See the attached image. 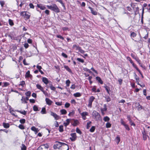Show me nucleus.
Returning <instances> with one entry per match:
<instances>
[{
    "mask_svg": "<svg viewBox=\"0 0 150 150\" xmlns=\"http://www.w3.org/2000/svg\"><path fill=\"white\" fill-rule=\"evenodd\" d=\"M83 70L84 71H87L89 73H92V72L90 70L86 68H83Z\"/></svg>",
    "mask_w": 150,
    "mask_h": 150,
    "instance_id": "4d7b16f0",
    "label": "nucleus"
},
{
    "mask_svg": "<svg viewBox=\"0 0 150 150\" xmlns=\"http://www.w3.org/2000/svg\"><path fill=\"white\" fill-rule=\"evenodd\" d=\"M55 104L61 106L62 105V102H56Z\"/></svg>",
    "mask_w": 150,
    "mask_h": 150,
    "instance_id": "0e129e2a",
    "label": "nucleus"
},
{
    "mask_svg": "<svg viewBox=\"0 0 150 150\" xmlns=\"http://www.w3.org/2000/svg\"><path fill=\"white\" fill-rule=\"evenodd\" d=\"M95 129V126H93L90 129L89 131L90 132H94Z\"/></svg>",
    "mask_w": 150,
    "mask_h": 150,
    "instance_id": "f704fd0d",
    "label": "nucleus"
},
{
    "mask_svg": "<svg viewBox=\"0 0 150 150\" xmlns=\"http://www.w3.org/2000/svg\"><path fill=\"white\" fill-rule=\"evenodd\" d=\"M44 147L42 145L38 147L37 150H44Z\"/></svg>",
    "mask_w": 150,
    "mask_h": 150,
    "instance_id": "49530a36",
    "label": "nucleus"
},
{
    "mask_svg": "<svg viewBox=\"0 0 150 150\" xmlns=\"http://www.w3.org/2000/svg\"><path fill=\"white\" fill-rule=\"evenodd\" d=\"M88 8L90 10L91 13L93 15H97V12L93 8L90 6H89Z\"/></svg>",
    "mask_w": 150,
    "mask_h": 150,
    "instance_id": "6e6552de",
    "label": "nucleus"
},
{
    "mask_svg": "<svg viewBox=\"0 0 150 150\" xmlns=\"http://www.w3.org/2000/svg\"><path fill=\"white\" fill-rule=\"evenodd\" d=\"M79 51L82 54H84L85 52V51L83 50H82L81 47Z\"/></svg>",
    "mask_w": 150,
    "mask_h": 150,
    "instance_id": "69168bd1",
    "label": "nucleus"
},
{
    "mask_svg": "<svg viewBox=\"0 0 150 150\" xmlns=\"http://www.w3.org/2000/svg\"><path fill=\"white\" fill-rule=\"evenodd\" d=\"M41 112L42 114H46V112L45 108L44 107L42 108Z\"/></svg>",
    "mask_w": 150,
    "mask_h": 150,
    "instance_id": "a878e982",
    "label": "nucleus"
},
{
    "mask_svg": "<svg viewBox=\"0 0 150 150\" xmlns=\"http://www.w3.org/2000/svg\"><path fill=\"white\" fill-rule=\"evenodd\" d=\"M42 145L43 146L44 148L46 149H48L49 147V146L47 144H42Z\"/></svg>",
    "mask_w": 150,
    "mask_h": 150,
    "instance_id": "ea45409f",
    "label": "nucleus"
},
{
    "mask_svg": "<svg viewBox=\"0 0 150 150\" xmlns=\"http://www.w3.org/2000/svg\"><path fill=\"white\" fill-rule=\"evenodd\" d=\"M16 111L17 112H19L21 114L23 115H25L26 114V111H25V110H23V111H21L18 110H16Z\"/></svg>",
    "mask_w": 150,
    "mask_h": 150,
    "instance_id": "412c9836",
    "label": "nucleus"
},
{
    "mask_svg": "<svg viewBox=\"0 0 150 150\" xmlns=\"http://www.w3.org/2000/svg\"><path fill=\"white\" fill-rule=\"evenodd\" d=\"M42 80L44 83L46 84H47L49 83V81L48 79L46 77H42Z\"/></svg>",
    "mask_w": 150,
    "mask_h": 150,
    "instance_id": "f8f14e48",
    "label": "nucleus"
},
{
    "mask_svg": "<svg viewBox=\"0 0 150 150\" xmlns=\"http://www.w3.org/2000/svg\"><path fill=\"white\" fill-rule=\"evenodd\" d=\"M45 101L46 103L49 105H51L53 103L52 100L47 98H45Z\"/></svg>",
    "mask_w": 150,
    "mask_h": 150,
    "instance_id": "9b49d317",
    "label": "nucleus"
},
{
    "mask_svg": "<svg viewBox=\"0 0 150 150\" xmlns=\"http://www.w3.org/2000/svg\"><path fill=\"white\" fill-rule=\"evenodd\" d=\"M33 110L35 111H38L40 110L38 109V108L36 105H34L33 107Z\"/></svg>",
    "mask_w": 150,
    "mask_h": 150,
    "instance_id": "5701e85b",
    "label": "nucleus"
},
{
    "mask_svg": "<svg viewBox=\"0 0 150 150\" xmlns=\"http://www.w3.org/2000/svg\"><path fill=\"white\" fill-rule=\"evenodd\" d=\"M96 80L100 83L101 84H103V82L100 77L98 76H97L96 77Z\"/></svg>",
    "mask_w": 150,
    "mask_h": 150,
    "instance_id": "4468645a",
    "label": "nucleus"
},
{
    "mask_svg": "<svg viewBox=\"0 0 150 150\" xmlns=\"http://www.w3.org/2000/svg\"><path fill=\"white\" fill-rule=\"evenodd\" d=\"M25 77H29L31 75L30 74V71H27L26 73L25 74Z\"/></svg>",
    "mask_w": 150,
    "mask_h": 150,
    "instance_id": "c85d7f7f",
    "label": "nucleus"
},
{
    "mask_svg": "<svg viewBox=\"0 0 150 150\" xmlns=\"http://www.w3.org/2000/svg\"><path fill=\"white\" fill-rule=\"evenodd\" d=\"M111 125L109 122H107L106 124V128H109L111 127Z\"/></svg>",
    "mask_w": 150,
    "mask_h": 150,
    "instance_id": "a18cd8bd",
    "label": "nucleus"
},
{
    "mask_svg": "<svg viewBox=\"0 0 150 150\" xmlns=\"http://www.w3.org/2000/svg\"><path fill=\"white\" fill-rule=\"evenodd\" d=\"M60 112L62 115H65L67 113L66 110L64 109H62L61 110Z\"/></svg>",
    "mask_w": 150,
    "mask_h": 150,
    "instance_id": "7c9ffc66",
    "label": "nucleus"
},
{
    "mask_svg": "<svg viewBox=\"0 0 150 150\" xmlns=\"http://www.w3.org/2000/svg\"><path fill=\"white\" fill-rule=\"evenodd\" d=\"M118 81L119 82V84L120 85H121L122 83V80L121 79H119L118 80Z\"/></svg>",
    "mask_w": 150,
    "mask_h": 150,
    "instance_id": "338daca9",
    "label": "nucleus"
},
{
    "mask_svg": "<svg viewBox=\"0 0 150 150\" xmlns=\"http://www.w3.org/2000/svg\"><path fill=\"white\" fill-rule=\"evenodd\" d=\"M0 4L1 7H3L5 4V2L4 1H0Z\"/></svg>",
    "mask_w": 150,
    "mask_h": 150,
    "instance_id": "de8ad7c7",
    "label": "nucleus"
},
{
    "mask_svg": "<svg viewBox=\"0 0 150 150\" xmlns=\"http://www.w3.org/2000/svg\"><path fill=\"white\" fill-rule=\"evenodd\" d=\"M29 6L30 8H34V6L32 3H30Z\"/></svg>",
    "mask_w": 150,
    "mask_h": 150,
    "instance_id": "774afa93",
    "label": "nucleus"
},
{
    "mask_svg": "<svg viewBox=\"0 0 150 150\" xmlns=\"http://www.w3.org/2000/svg\"><path fill=\"white\" fill-rule=\"evenodd\" d=\"M124 126L125 127V129L129 131L130 130L129 128L128 127V126L127 124H125Z\"/></svg>",
    "mask_w": 150,
    "mask_h": 150,
    "instance_id": "6e6d98bb",
    "label": "nucleus"
},
{
    "mask_svg": "<svg viewBox=\"0 0 150 150\" xmlns=\"http://www.w3.org/2000/svg\"><path fill=\"white\" fill-rule=\"evenodd\" d=\"M71 137H70V139L71 141H74L76 140L77 136L75 133H71L70 134Z\"/></svg>",
    "mask_w": 150,
    "mask_h": 150,
    "instance_id": "423d86ee",
    "label": "nucleus"
},
{
    "mask_svg": "<svg viewBox=\"0 0 150 150\" xmlns=\"http://www.w3.org/2000/svg\"><path fill=\"white\" fill-rule=\"evenodd\" d=\"M95 97L93 96H91L89 98L88 100V107H91L92 106V103L95 99Z\"/></svg>",
    "mask_w": 150,
    "mask_h": 150,
    "instance_id": "39448f33",
    "label": "nucleus"
},
{
    "mask_svg": "<svg viewBox=\"0 0 150 150\" xmlns=\"http://www.w3.org/2000/svg\"><path fill=\"white\" fill-rule=\"evenodd\" d=\"M42 91L43 93L44 94V95H45V96H48V93L46 91H44V89Z\"/></svg>",
    "mask_w": 150,
    "mask_h": 150,
    "instance_id": "5fc2aeb1",
    "label": "nucleus"
},
{
    "mask_svg": "<svg viewBox=\"0 0 150 150\" xmlns=\"http://www.w3.org/2000/svg\"><path fill=\"white\" fill-rule=\"evenodd\" d=\"M76 131L77 133L80 134H82L81 132L78 127H77L76 128Z\"/></svg>",
    "mask_w": 150,
    "mask_h": 150,
    "instance_id": "4c0bfd02",
    "label": "nucleus"
},
{
    "mask_svg": "<svg viewBox=\"0 0 150 150\" xmlns=\"http://www.w3.org/2000/svg\"><path fill=\"white\" fill-rule=\"evenodd\" d=\"M81 47L76 45H73L72 48L74 49H75L76 50H79Z\"/></svg>",
    "mask_w": 150,
    "mask_h": 150,
    "instance_id": "a211bd4d",
    "label": "nucleus"
},
{
    "mask_svg": "<svg viewBox=\"0 0 150 150\" xmlns=\"http://www.w3.org/2000/svg\"><path fill=\"white\" fill-rule=\"evenodd\" d=\"M36 87L38 89L40 90L41 91H42L44 89L39 84H37L36 85Z\"/></svg>",
    "mask_w": 150,
    "mask_h": 150,
    "instance_id": "393cba45",
    "label": "nucleus"
},
{
    "mask_svg": "<svg viewBox=\"0 0 150 150\" xmlns=\"http://www.w3.org/2000/svg\"><path fill=\"white\" fill-rule=\"evenodd\" d=\"M56 36L58 38H60V39L62 40H64V38L60 35H57Z\"/></svg>",
    "mask_w": 150,
    "mask_h": 150,
    "instance_id": "052dcab7",
    "label": "nucleus"
},
{
    "mask_svg": "<svg viewBox=\"0 0 150 150\" xmlns=\"http://www.w3.org/2000/svg\"><path fill=\"white\" fill-rule=\"evenodd\" d=\"M70 105V104L69 103H66L65 104V107L66 108H69Z\"/></svg>",
    "mask_w": 150,
    "mask_h": 150,
    "instance_id": "13d9d810",
    "label": "nucleus"
},
{
    "mask_svg": "<svg viewBox=\"0 0 150 150\" xmlns=\"http://www.w3.org/2000/svg\"><path fill=\"white\" fill-rule=\"evenodd\" d=\"M105 98L106 101L107 102H109L111 100L109 96H106V97H105Z\"/></svg>",
    "mask_w": 150,
    "mask_h": 150,
    "instance_id": "8fccbe9b",
    "label": "nucleus"
},
{
    "mask_svg": "<svg viewBox=\"0 0 150 150\" xmlns=\"http://www.w3.org/2000/svg\"><path fill=\"white\" fill-rule=\"evenodd\" d=\"M81 115L82 117H85V118H86V115H88V113L87 112H83L82 113H81Z\"/></svg>",
    "mask_w": 150,
    "mask_h": 150,
    "instance_id": "bb28decb",
    "label": "nucleus"
},
{
    "mask_svg": "<svg viewBox=\"0 0 150 150\" xmlns=\"http://www.w3.org/2000/svg\"><path fill=\"white\" fill-rule=\"evenodd\" d=\"M63 126L62 125H60L59 127V131L60 132H62L63 131Z\"/></svg>",
    "mask_w": 150,
    "mask_h": 150,
    "instance_id": "2f4dec72",
    "label": "nucleus"
},
{
    "mask_svg": "<svg viewBox=\"0 0 150 150\" xmlns=\"http://www.w3.org/2000/svg\"><path fill=\"white\" fill-rule=\"evenodd\" d=\"M56 1L59 2L62 4V6L64 7V8L65 9V7L62 0H56Z\"/></svg>",
    "mask_w": 150,
    "mask_h": 150,
    "instance_id": "b1692460",
    "label": "nucleus"
},
{
    "mask_svg": "<svg viewBox=\"0 0 150 150\" xmlns=\"http://www.w3.org/2000/svg\"><path fill=\"white\" fill-rule=\"evenodd\" d=\"M18 127L21 129H25L24 126L20 124L18 126Z\"/></svg>",
    "mask_w": 150,
    "mask_h": 150,
    "instance_id": "a19ab883",
    "label": "nucleus"
},
{
    "mask_svg": "<svg viewBox=\"0 0 150 150\" xmlns=\"http://www.w3.org/2000/svg\"><path fill=\"white\" fill-rule=\"evenodd\" d=\"M21 15L24 18L25 20L29 19L30 16V13L27 11H22L20 13Z\"/></svg>",
    "mask_w": 150,
    "mask_h": 150,
    "instance_id": "f03ea898",
    "label": "nucleus"
},
{
    "mask_svg": "<svg viewBox=\"0 0 150 150\" xmlns=\"http://www.w3.org/2000/svg\"><path fill=\"white\" fill-rule=\"evenodd\" d=\"M91 123V121H90L89 122H88L87 123L86 125V128L87 129H88L90 127V125Z\"/></svg>",
    "mask_w": 150,
    "mask_h": 150,
    "instance_id": "58836bf2",
    "label": "nucleus"
},
{
    "mask_svg": "<svg viewBox=\"0 0 150 150\" xmlns=\"http://www.w3.org/2000/svg\"><path fill=\"white\" fill-rule=\"evenodd\" d=\"M21 124H24L25 122V120L24 119H21L19 120Z\"/></svg>",
    "mask_w": 150,
    "mask_h": 150,
    "instance_id": "c03bdc74",
    "label": "nucleus"
},
{
    "mask_svg": "<svg viewBox=\"0 0 150 150\" xmlns=\"http://www.w3.org/2000/svg\"><path fill=\"white\" fill-rule=\"evenodd\" d=\"M137 35V34L134 32H132L131 33V37H132L133 38L135 37Z\"/></svg>",
    "mask_w": 150,
    "mask_h": 150,
    "instance_id": "37998d69",
    "label": "nucleus"
},
{
    "mask_svg": "<svg viewBox=\"0 0 150 150\" xmlns=\"http://www.w3.org/2000/svg\"><path fill=\"white\" fill-rule=\"evenodd\" d=\"M132 57L139 64H140V60L139 59V58L133 54H131Z\"/></svg>",
    "mask_w": 150,
    "mask_h": 150,
    "instance_id": "1a4fd4ad",
    "label": "nucleus"
},
{
    "mask_svg": "<svg viewBox=\"0 0 150 150\" xmlns=\"http://www.w3.org/2000/svg\"><path fill=\"white\" fill-rule=\"evenodd\" d=\"M115 139L116 140V142L117 144H118L120 141V138L119 136H117L116 138Z\"/></svg>",
    "mask_w": 150,
    "mask_h": 150,
    "instance_id": "72a5a7b5",
    "label": "nucleus"
},
{
    "mask_svg": "<svg viewBox=\"0 0 150 150\" xmlns=\"http://www.w3.org/2000/svg\"><path fill=\"white\" fill-rule=\"evenodd\" d=\"M110 119V118L108 116H105L104 117V120L105 122L108 121Z\"/></svg>",
    "mask_w": 150,
    "mask_h": 150,
    "instance_id": "e433bc0d",
    "label": "nucleus"
},
{
    "mask_svg": "<svg viewBox=\"0 0 150 150\" xmlns=\"http://www.w3.org/2000/svg\"><path fill=\"white\" fill-rule=\"evenodd\" d=\"M47 7L48 9L56 13L60 12V9L56 4H54L50 6L47 5Z\"/></svg>",
    "mask_w": 150,
    "mask_h": 150,
    "instance_id": "f257e3e1",
    "label": "nucleus"
},
{
    "mask_svg": "<svg viewBox=\"0 0 150 150\" xmlns=\"http://www.w3.org/2000/svg\"><path fill=\"white\" fill-rule=\"evenodd\" d=\"M104 87L105 88V90L107 91L108 93V94H110V88L106 85L104 86Z\"/></svg>",
    "mask_w": 150,
    "mask_h": 150,
    "instance_id": "4be33fe9",
    "label": "nucleus"
},
{
    "mask_svg": "<svg viewBox=\"0 0 150 150\" xmlns=\"http://www.w3.org/2000/svg\"><path fill=\"white\" fill-rule=\"evenodd\" d=\"M51 115L53 116L56 120H58L59 118V116L55 113L52 112L51 113Z\"/></svg>",
    "mask_w": 150,
    "mask_h": 150,
    "instance_id": "9d476101",
    "label": "nucleus"
},
{
    "mask_svg": "<svg viewBox=\"0 0 150 150\" xmlns=\"http://www.w3.org/2000/svg\"><path fill=\"white\" fill-rule=\"evenodd\" d=\"M61 145L62 146H66L67 148V150H69V146L67 144H65V143L61 142Z\"/></svg>",
    "mask_w": 150,
    "mask_h": 150,
    "instance_id": "c9c22d12",
    "label": "nucleus"
},
{
    "mask_svg": "<svg viewBox=\"0 0 150 150\" xmlns=\"http://www.w3.org/2000/svg\"><path fill=\"white\" fill-rule=\"evenodd\" d=\"M74 96L75 97H79L81 96V94L80 93L77 92L74 93Z\"/></svg>",
    "mask_w": 150,
    "mask_h": 150,
    "instance_id": "cd10ccee",
    "label": "nucleus"
},
{
    "mask_svg": "<svg viewBox=\"0 0 150 150\" xmlns=\"http://www.w3.org/2000/svg\"><path fill=\"white\" fill-rule=\"evenodd\" d=\"M92 115L94 117V119L97 121H99L101 119L100 114L96 111H93Z\"/></svg>",
    "mask_w": 150,
    "mask_h": 150,
    "instance_id": "7ed1b4c3",
    "label": "nucleus"
},
{
    "mask_svg": "<svg viewBox=\"0 0 150 150\" xmlns=\"http://www.w3.org/2000/svg\"><path fill=\"white\" fill-rule=\"evenodd\" d=\"M142 134L143 140H146L148 136L147 134V132H146L144 129L142 132Z\"/></svg>",
    "mask_w": 150,
    "mask_h": 150,
    "instance_id": "0eeeda50",
    "label": "nucleus"
},
{
    "mask_svg": "<svg viewBox=\"0 0 150 150\" xmlns=\"http://www.w3.org/2000/svg\"><path fill=\"white\" fill-rule=\"evenodd\" d=\"M8 22L9 24L11 26H13L14 25V23L13 21L11 19L8 20Z\"/></svg>",
    "mask_w": 150,
    "mask_h": 150,
    "instance_id": "473e14b6",
    "label": "nucleus"
},
{
    "mask_svg": "<svg viewBox=\"0 0 150 150\" xmlns=\"http://www.w3.org/2000/svg\"><path fill=\"white\" fill-rule=\"evenodd\" d=\"M104 108L101 109V111L103 112V111H105L107 110L106 105L105 104H104L103 106Z\"/></svg>",
    "mask_w": 150,
    "mask_h": 150,
    "instance_id": "c756f323",
    "label": "nucleus"
},
{
    "mask_svg": "<svg viewBox=\"0 0 150 150\" xmlns=\"http://www.w3.org/2000/svg\"><path fill=\"white\" fill-rule=\"evenodd\" d=\"M3 125L5 128H8L9 127V125L8 123H6L5 122H3Z\"/></svg>",
    "mask_w": 150,
    "mask_h": 150,
    "instance_id": "dca6fc26",
    "label": "nucleus"
},
{
    "mask_svg": "<svg viewBox=\"0 0 150 150\" xmlns=\"http://www.w3.org/2000/svg\"><path fill=\"white\" fill-rule=\"evenodd\" d=\"M70 83V81L69 80H67L66 81V83L67 86H69Z\"/></svg>",
    "mask_w": 150,
    "mask_h": 150,
    "instance_id": "09e8293b",
    "label": "nucleus"
},
{
    "mask_svg": "<svg viewBox=\"0 0 150 150\" xmlns=\"http://www.w3.org/2000/svg\"><path fill=\"white\" fill-rule=\"evenodd\" d=\"M96 86H94L93 88L92 89V90L93 92H96Z\"/></svg>",
    "mask_w": 150,
    "mask_h": 150,
    "instance_id": "bf43d9fd",
    "label": "nucleus"
},
{
    "mask_svg": "<svg viewBox=\"0 0 150 150\" xmlns=\"http://www.w3.org/2000/svg\"><path fill=\"white\" fill-rule=\"evenodd\" d=\"M77 60L79 62H80L82 63H83L84 62V60L83 59H81L80 58H77Z\"/></svg>",
    "mask_w": 150,
    "mask_h": 150,
    "instance_id": "603ef678",
    "label": "nucleus"
},
{
    "mask_svg": "<svg viewBox=\"0 0 150 150\" xmlns=\"http://www.w3.org/2000/svg\"><path fill=\"white\" fill-rule=\"evenodd\" d=\"M70 120V119H67L66 120V122H64V126L66 127L67 125H68L69 124Z\"/></svg>",
    "mask_w": 150,
    "mask_h": 150,
    "instance_id": "aec40b11",
    "label": "nucleus"
},
{
    "mask_svg": "<svg viewBox=\"0 0 150 150\" xmlns=\"http://www.w3.org/2000/svg\"><path fill=\"white\" fill-rule=\"evenodd\" d=\"M73 123H72V125L75 126H77L79 124V122L77 120H73Z\"/></svg>",
    "mask_w": 150,
    "mask_h": 150,
    "instance_id": "f3484780",
    "label": "nucleus"
},
{
    "mask_svg": "<svg viewBox=\"0 0 150 150\" xmlns=\"http://www.w3.org/2000/svg\"><path fill=\"white\" fill-rule=\"evenodd\" d=\"M10 112L12 115H13L17 117V115H16L15 114L14 111L13 110H12L11 111H10Z\"/></svg>",
    "mask_w": 150,
    "mask_h": 150,
    "instance_id": "3c124183",
    "label": "nucleus"
},
{
    "mask_svg": "<svg viewBox=\"0 0 150 150\" xmlns=\"http://www.w3.org/2000/svg\"><path fill=\"white\" fill-rule=\"evenodd\" d=\"M32 130L33 131H35L38 128H36L34 126H33L31 127V128Z\"/></svg>",
    "mask_w": 150,
    "mask_h": 150,
    "instance_id": "680f3d73",
    "label": "nucleus"
},
{
    "mask_svg": "<svg viewBox=\"0 0 150 150\" xmlns=\"http://www.w3.org/2000/svg\"><path fill=\"white\" fill-rule=\"evenodd\" d=\"M56 144L53 145V147L54 149H60V148L62 146L61 142H56Z\"/></svg>",
    "mask_w": 150,
    "mask_h": 150,
    "instance_id": "20e7f679",
    "label": "nucleus"
},
{
    "mask_svg": "<svg viewBox=\"0 0 150 150\" xmlns=\"http://www.w3.org/2000/svg\"><path fill=\"white\" fill-rule=\"evenodd\" d=\"M31 94V92L30 91H28V92H27L25 93V95L26 96H29V97H30V96Z\"/></svg>",
    "mask_w": 150,
    "mask_h": 150,
    "instance_id": "79ce46f5",
    "label": "nucleus"
},
{
    "mask_svg": "<svg viewBox=\"0 0 150 150\" xmlns=\"http://www.w3.org/2000/svg\"><path fill=\"white\" fill-rule=\"evenodd\" d=\"M137 106V109L138 110H141L143 109V107L139 103H136Z\"/></svg>",
    "mask_w": 150,
    "mask_h": 150,
    "instance_id": "2eb2a0df",
    "label": "nucleus"
},
{
    "mask_svg": "<svg viewBox=\"0 0 150 150\" xmlns=\"http://www.w3.org/2000/svg\"><path fill=\"white\" fill-rule=\"evenodd\" d=\"M22 147L21 148V150H26V148L24 144H22Z\"/></svg>",
    "mask_w": 150,
    "mask_h": 150,
    "instance_id": "864d4df0",
    "label": "nucleus"
},
{
    "mask_svg": "<svg viewBox=\"0 0 150 150\" xmlns=\"http://www.w3.org/2000/svg\"><path fill=\"white\" fill-rule=\"evenodd\" d=\"M64 67L65 68V69L68 72L70 73H72L71 70L70 69V68L68 66L64 65Z\"/></svg>",
    "mask_w": 150,
    "mask_h": 150,
    "instance_id": "6ab92c4d",
    "label": "nucleus"
},
{
    "mask_svg": "<svg viewBox=\"0 0 150 150\" xmlns=\"http://www.w3.org/2000/svg\"><path fill=\"white\" fill-rule=\"evenodd\" d=\"M37 6L38 7L40 8L42 10H44L46 8L45 7V6H43L42 4H37Z\"/></svg>",
    "mask_w": 150,
    "mask_h": 150,
    "instance_id": "ddd939ff",
    "label": "nucleus"
},
{
    "mask_svg": "<svg viewBox=\"0 0 150 150\" xmlns=\"http://www.w3.org/2000/svg\"><path fill=\"white\" fill-rule=\"evenodd\" d=\"M62 55L63 57L65 58H67L68 57L67 55L66 54L63 52L62 53Z\"/></svg>",
    "mask_w": 150,
    "mask_h": 150,
    "instance_id": "e2e57ef3",
    "label": "nucleus"
}]
</instances>
